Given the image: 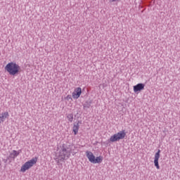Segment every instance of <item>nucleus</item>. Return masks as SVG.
<instances>
[{
	"mask_svg": "<svg viewBox=\"0 0 180 180\" xmlns=\"http://www.w3.org/2000/svg\"><path fill=\"white\" fill-rule=\"evenodd\" d=\"M74 146L72 145H63L62 150L56 154V160L61 161V160H65L66 158H70L71 153L74 151Z\"/></svg>",
	"mask_w": 180,
	"mask_h": 180,
	"instance_id": "f257e3e1",
	"label": "nucleus"
},
{
	"mask_svg": "<svg viewBox=\"0 0 180 180\" xmlns=\"http://www.w3.org/2000/svg\"><path fill=\"white\" fill-rule=\"evenodd\" d=\"M4 70L9 75L15 77V75H18L20 72V66L15 62H10L6 64Z\"/></svg>",
	"mask_w": 180,
	"mask_h": 180,
	"instance_id": "f03ea898",
	"label": "nucleus"
},
{
	"mask_svg": "<svg viewBox=\"0 0 180 180\" xmlns=\"http://www.w3.org/2000/svg\"><path fill=\"white\" fill-rule=\"evenodd\" d=\"M86 156L91 164H101L103 161V156L100 155L95 158V155L89 150L86 151Z\"/></svg>",
	"mask_w": 180,
	"mask_h": 180,
	"instance_id": "7ed1b4c3",
	"label": "nucleus"
},
{
	"mask_svg": "<svg viewBox=\"0 0 180 180\" xmlns=\"http://www.w3.org/2000/svg\"><path fill=\"white\" fill-rule=\"evenodd\" d=\"M37 162V158H34L27 162H26L24 165H22L20 168V172H26L28 169H30L32 167L36 165Z\"/></svg>",
	"mask_w": 180,
	"mask_h": 180,
	"instance_id": "20e7f679",
	"label": "nucleus"
},
{
	"mask_svg": "<svg viewBox=\"0 0 180 180\" xmlns=\"http://www.w3.org/2000/svg\"><path fill=\"white\" fill-rule=\"evenodd\" d=\"M125 137H126V131L124 130H122L111 136L110 138V141L111 143H115L116 141H119L120 140H123V139H124Z\"/></svg>",
	"mask_w": 180,
	"mask_h": 180,
	"instance_id": "39448f33",
	"label": "nucleus"
},
{
	"mask_svg": "<svg viewBox=\"0 0 180 180\" xmlns=\"http://www.w3.org/2000/svg\"><path fill=\"white\" fill-rule=\"evenodd\" d=\"M82 94V89L81 87L75 88L74 91L72 94V96L73 99H78L79 96H81V94Z\"/></svg>",
	"mask_w": 180,
	"mask_h": 180,
	"instance_id": "423d86ee",
	"label": "nucleus"
},
{
	"mask_svg": "<svg viewBox=\"0 0 180 180\" xmlns=\"http://www.w3.org/2000/svg\"><path fill=\"white\" fill-rule=\"evenodd\" d=\"M160 153L161 150H158V152L155 154L154 165L157 169H160V165L158 163V161L160 160Z\"/></svg>",
	"mask_w": 180,
	"mask_h": 180,
	"instance_id": "0eeeda50",
	"label": "nucleus"
},
{
	"mask_svg": "<svg viewBox=\"0 0 180 180\" xmlns=\"http://www.w3.org/2000/svg\"><path fill=\"white\" fill-rule=\"evenodd\" d=\"M145 86V84L139 83L138 84L134 86V92H140L144 89Z\"/></svg>",
	"mask_w": 180,
	"mask_h": 180,
	"instance_id": "6e6552de",
	"label": "nucleus"
},
{
	"mask_svg": "<svg viewBox=\"0 0 180 180\" xmlns=\"http://www.w3.org/2000/svg\"><path fill=\"white\" fill-rule=\"evenodd\" d=\"M9 117V112H5L0 114V123H4L5 122L6 119H8Z\"/></svg>",
	"mask_w": 180,
	"mask_h": 180,
	"instance_id": "1a4fd4ad",
	"label": "nucleus"
},
{
	"mask_svg": "<svg viewBox=\"0 0 180 180\" xmlns=\"http://www.w3.org/2000/svg\"><path fill=\"white\" fill-rule=\"evenodd\" d=\"M79 130V124L77 123V124H73V132L75 136H77V134H78V131Z\"/></svg>",
	"mask_w": 180,
	"mask_h": 180,
	"instance_id": "9d476101",
	"label": "nucleus"
},
{
	"mask_svg": "<svg viewBox=\"0 0 180 180\" xmlns=\"http://www.w3.org/2000/svg\"><path fill=\"white\" fill-rule=\"evenodd\" d=\"M20 153L16 150H13V152L10 154L11 158H16L18 155H19Z\"/></svg>",
	"mask_w": 180,
	"mask_h": 180,
	"instance_id": "9b49d317",
	"label": "nucleus"
},
{
	"mask_svg": "<svg viewBox=\"0 0 180 180\" xmlns=\"http://www.w3.org/2000/svg\"><path fill=\"white\" fill-rule=\"evenodd\" d=\"M67 117L69 122H72V120H74V115L72 114H68Z\"/></svg>",
	"mask_w": 180,
	"mask_h": 180,
	"instance_id": "f8f14e48",
	"label": "nucleus"
},
{
	"mask_svg": "<svg viewBox=\"0 0 180 180\" xmlns=\"http://www.w3.org/2000/svg\"><path fill=\"white\" fill-rule=\"evenodd\" d=\"M110 4H115V2H120L122 0H108Z\"/></svg>",
	"mask_w": 180,
	"mask_h": 180,
	"instance_id": "ddd939ff",
	"label": "nucleus"
},
{
	"mask_svg": "<svg viewBox=\"0 0 180 180\" xmlns=\"http://www.w3.org/2000/svg\"><path fill=\"white\" fill-rule=\"evenodd\" d=\"M65 99L67 101H70V99H72V98L71 97V95H68L66 97H65Z\"/></svg>",
	"mask_w": 180,
	"mask_h": 180,
	"instance_id": "4468645a",
	"label": "nucleus"
}]
</instances>
